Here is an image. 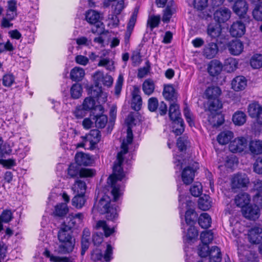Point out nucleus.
<instances>
[{
    "mask_svg": "<svg viewBox=\"0 0 262 262\" xmlns=\"http://www.w3.org/2000/svg\"><path fill=\"white\" fill-rule=\"evenodd\" d=\"M198 222L202 228H208L211 225V219L208 213H203L200 215Z\"/></svg>",
    "mask_w": 262,
    "mask_h": 262,
    "instance_id": "37998d69",
    "label": "nucleus"
},
{
    "mask_svg": "<svg viewBox=\"0 0 262 262\" xmlns=\"http://www.w3.org/2000/svg\"><path fill=\"white\" fill-rule=\"evenodd\" d=\"M140 93V89L137 86H134L132 92L131 106L132 108L136 111L141 109L142 104V100Z\"/></svg>",
    "mask_w": 262,
    "mask_h": 262,
    "instance_id": "aec40b11",
    "label": "nucleus"
},
{
    "mask_svg": "<svg viewBox=\"0 0 262 262\" xmlns=\"http://www.w3.org/2000/svg\"><path fill=\"white\" fill-rule=\"evenodd\" d=\"M253 190L257 192L254 196V200L262 205V181L259 180L254 182Z\"/></svg>",
    "mask_w": 262,
    "mask_h": 262,
    "instance_id": "2f4dec72",
    "label": "nucleus"
},
{
    "mask_svg": "<svg viewBox=\"0 0 262 262\" xmlns=\"http://www.w3.org/2000/svg\"><path fill=\"white\" fill-rule=\"evenodd\" d=\"M123 82V77L122 75H119V76L118 77L117 80L116 81V83L115 84V94L117 96H119L120 95L122 84Z\"/></svg>",
    "mask_w": 262,
    "mask_h": 262,
    "instance_id": "69168bd1",
    "label": "nucleus"
},
{
    "mask_svg": "<svg viewBox=\"0 0 262 262\" xmlns=\"http://www.w3.org/2000/svg\"><path fill=\"white\" fill-rule=\"evenodd\" d=\"M163 95L164 98L169 101L170 103L176 102L177 101V94L173 86L171 84L164 86Z\"/></svg>",
    "mask_w": 262,
    "mask_h": 262,
    "instance_id": "412c9836",
    "label": "nucleus"
},
{
    "mask_svg": "<svg viewBox=\"0 0 262 262\" xmlns=\"http://www.w3.org/2000/svg\"><path fill=\"white\" fill-rule=\"evenodd\" d=\"M142 90L147 95H151L155 90V83L151 79L145 80L142 84Z\"/></svg>",
    "mask_w": 262,
    "mask_h": 262,
    "instance_id": "c03bdc74",
    "label": "nucleus"
},
{
    "mask_svg": "<svg viewBox=\"0 0 262 262\" xmlns=\"http://www.w3.org/2000/svg\"><path fill=\"white\" fill-rule=\"evenodd\" d=\"M76 163L79 166L81 165L88 166L91 164L92 161L90 156L83 152H78L75 157Z\"/></svg>",
    "mask_w": 262,
    "mask_h": 262,
    "instance_id": "cd10ccee",
    "label": "nucleus"
},
{
    "mask_svg": "<svg viewBox=\"0 0 262 262\" xmlns=\"http://www.w3.org/2000/svg\"><path fill=\"white\" fill-rule=\"evenodd\" d=\"M93 119L95 120L96 126L98 128H104L107 122V117L104 115L95 116Z\"/></svg>",
    "mask_w": 262,
    "mask_h": 262,
    "instance_id": "de8ad7c7",
    "label": "nucleus"
},
{
    "mask_svg": "<svg viewBox=\"0 0 262 262\" xmlns=\"http://www.w3.org/2000/svg\"><path fill=\"white\" fill-rule=\"evenodd\" d=\"M92 97H93L91 96L90 97H86L84 99L82 104V107L84 110L89 111L94 107L95 101Z\"/></svg>",
    "mask_w": 262,
    "mask_h": 262,
    "instance_id": "13d9d810",
    "label": "nucleus"
},
{
    "mask_svg": "<svg viewBox=\"0 0 262 262\" xmlns=\"http://www.w3.org/2000/svg\"><path fill=\"white\" fill-rule=\"evenodd\" d=\"M124 7V1L123 0H118L112 6L114 13L116 15L120 14Z\"/></svg>",
    "mask_w": 262,
    "mask_h": 262,
    "instance_id": "e2e57ef3",
    "label": "nucleus"
},
{
    "mask_svg": "<svg viewBox=\"0 0 262 262\" xmlns=\"http://www.w3.org/2000/svg\"><path fill=\"white\" fill-rule=\"evenodd\" d=\"M246 27L241 20L234 22L230 27V33L234 37H242L245 33Z\"/></svg>",
    "mask_w": 262,
    "mask_h": 262,
    "instance_id": "ddd939ff",
    "label": "nucleus"
},
{
    "mask_svg": "<svg viewBox=\"0 0 262 262\" xmlns=\"http://www.w3.org/2000/svg\"><path fill=\"white\" fill-rule=\"evenodd\" d=\"M13 219V213L11 210H4L0 215V232L3 229V223H8Z\"/></svg>",
    "mask_w": 262,
    "mask_h": 262,
    "instance_id": "4c0bfd02",
    "label": "nucleus"
},
{
    "mask_svg": "<svg viewBox=\"0 0 262 262\" xmlns=\"http://www.w3.org/2000/svg\"><path fill=\"white\" fill-rule=\"evenodd\" d=\"M138 11V8L135 9L127 24L126 30L133 31L136 23Z\"/></svg>",
    "mask_w": 262,
    "mask_h": 262,
    "instance_id": "4d7b16f0",
    "label": "nucleus"
},
{
    "mask_svg": "<svg viewBox=\"0 0 262 262\" xmlns=\"http://www.w3.org/2000/svg\"><path fill=\"white\" fill-rule=\"evenodd\" d=\"M231 16V11L226 8H221L217 10L214 14V19L219 23H222L227 21Z\"/></svg>",
    "mask_w": 262,
    "mask_h": 262,
    "instance_id": "a211bd4d",
    "label": "nucleus"
},
{
    "mask_svg": "<svg viewBox=\"0 0 262 262\" xmlns=\"http://www.w3.org/2000/svg\"><path fill=\"white\" fill-rule=\"evenodd\" d=\"M82 88L79 83H75L71 88V95L73 98L78 99L82 94Z\"/></svg>",
    "mask_w": 262,
    "mask_h": 262,
    "instance_id": "49530a36",
    "label": "nucleus"
},
{
    "mask_svg": "<svg viewBox=\"0 0 262 262\" xmlns=\"http://www.w3.org/2000/svg\"><path fill=\"white\" fill-rule=\"evenodd\" d=\"M250 64L253 69H259L262 67V55L255 54L251 60Z\"/></svg>",
    "mask_w": 262,
    "mask_h": 262,
    "instance_id": "603ef678",
    "label": "nucleus"
},
{
    "mask_svg": "<svg viewBox=\"0 0 262 262\" xmlns=\"http://www.w3.org/2000/svg\"><path fill=\"white\" fill-rule=\"evenodd\" d=\"M249 183V179L245 174L238 173L234 175L231 180L232 189L247 187Z\"/></svg>",
    "mask_w": 262,
    "mask_h": 262,
    "instance_id": "9d476101",
    "label": "nucleus"
},
{
    "mask_svg": "<svg viewBox=\"0 0 262 262\" xmlns=\"http://www.w3.org/2000/svg\"><path fill=\"white\" fill-rule=\"evenodd\" d=\"M99 67H103L106 68V70L112 71L115 69L114 66V61L108 58H101L98 63Z\"/></svg>",
    "mask_w": 262,
    "mask_h": 262,
    "instance_id": "5fc2aeb1",
    "label": "nucleus"
},
{
    "mask_svg": "<svg viewBox=\"0 0 262 262\" xmlns=\"http://www.w3.org/2000/svg\"><path fill=\"white\" fill-rule=\"evenodd\" d=\"M247 81L243 76H238L232 81V88L235 91H240L244 90L247 86Z\"/></svg>",
    "mask_w": 262,
    "mask_h": 262,
    "instance_id": "5701e85b",
    "label": "nucleus"
},
{
    "mask_svg": "<svg viewBox=\"0 0 262 262\" xmlns=\"http://www.w3.org/2000/svg\"><path fill=\"white\" fill-rule=\"evenodd\" d=\"M91 95L93 97L97 98L99 103H105L107 100V94L102 91L101 88L98 85H95L91 91Z\"/></svg>",
    "mask_w": 262,
    "mask_h": 262,
    "instance_id": "4be33fe9",
    "label": "nucleus"
},
{
    "mask_svg": "<svg viewBox=\"0 0 262 262\" xmlns=\"http://www.w3.org/2000/svg\"><path fill=\"white\" fill-rule=\"evenodd\" d=\"M69 209L66 203H61L55 207L54 214L58 216H63L67 214Z\"/></svg>",
    "mask_w": 262,
    "mask_h": 262,
    "instance_id": "09e8293b",
    "label": "nucleus"
},
{
    "mask_svg": "<svg viewBox=\"0 0 262 262\" xmlns=\"http://www.w3.org/2000/svg\"><path fill=\"white\" fill-rule=\"evenodd\" d=\"M197 168V165L194 167L188 166L183 170L181 177L182 181L185 184L189 185L192 182Z\"/></svg>",
    "mask_w": 262,
    "mask_h": 262,
    "instance_id": "4468645a",
    "label": "nucleus"
},
{
    "mask_svg": "<svg viewBox=\"0 0 262 262\" xmlns=\"http://www.w3.org/2000/svg\"><path fill=\"white\" fill-rule=\"evenodd\" d=\"M15 82V77L11 73L4 75L2 78V84L6 87H10Z\"/></svg>",
    "mask_w": 262,
    "mask_h": 262,
    "instance_id": "6e6d98bb",
    "label": "nucleus"
},
{
    "mask_svg": "<svg viewBox=\"0 0 262 262\" xmlns=\"http://www.w3.org/2000/svg\"><path fill=\"white\" fill-rule=\"evenodd\" d=\"M184 115L189 126H193L194 125V117L190 110L187 107H185L184 109Z\"/></svg>",
    "mask_w": 262,
    "mask_h": 262,
    "instance_id": "052dcab7",
    "label": "nucleus"
},
{
    "mask_svg": "<svg viewBox=\"0 0 262 262\" xmlns=\"http://www.w3.org/2000/svg\"><path fill=\"white\" fill-rule=\"evenodd\" d=\"M210 262H221L222 259L221 252L217 246H213L209 250L208 255Z\"/></svg>",
    "mask_w": 262,
    "mask_h": 262,
    "instance_id": "f704fd0d",
    "label": "nucleus"
},
{
    "mask_svg": "<svg viewBox=\"0 0 262 262\" xmlns=\"http://www.w3.org/2000/svg\"><path fill=\"white\" fill-rule=\"evenodd\" d=\"M242 213L246 218L251 220H255L260 215V210L257 206L251 205L243 208Z\"/></svg>",
    "mask_w": 262,
    "mask_h": 262,
    "instance_id": "f8f14e48",
    "label": "nucleus"
},
{
    "mask_svg": "<svg viewBox=\"0 0 262 262\" xmlns=\"http://www.w3.org/2000/svg\"><path fill=\"white\" fill-rule=\"evenodd\" d=\"M111 199L108 195H104L97 204H95L92 212L97 211L101 214H106L108 220L114 221L118 217V210L116 207L110 206Z\"/></svg>",
    "mask_w": 262,
    "mask_h": 262,
    "instance_id": "7ed1b4c3",
    "label": "nucleus"
},
{
    "mask_svg": "<svg viewBox=\"0 0 262 262\" xmlns=\"http://www.w3.org/2000/svg\"><path fill=\"white\" fill-rule=\"evenodd\" d=\"M221 90L218 86H211L208 88L205 91V95L208 100L219 99L221 95Z\"/></svg>",
    "mask_w": 262,
    "mask_h": 262,
    "instance_id": "72a5a7b5",
    "label": "nucleus"
},
{
    "mask_svg": "<svg viewBox=\"0 0 262 262\" xmlns=\"http://www.w3.org/2000/svg\"><path fill=\"white\" fill-rule=\"evenodd\" d=\"M249 149L253 155H257L262 154V140H251L249 143Z\"/></svg>",
    "mask_w": 262,
    "mask_h": 262,
    "instance_id": "c756f323",
    "label": "nucleus"
},
{
    "mask_svg": "<svg viewBox=\"0 0 262 262\" xmlns=\"http://www.w3.org/2000/svg\"><path fill=\"white\" fill-rule=\"evenodd\" d=\"M238 61L233 57H229L224 61L225 69L229 73L236 70L238 68Z\"/></svg>",
    "mask_w": 262,
    "mask_h": 262,
    "instance_id": "c9c22d12",
    "label": "nucleus"
},
{
    "mask_svg": "<svg viewBox=\"0 0 262 262\" xmlns=\"http://www.w3.org/2000/svg\"><path fill=\"white\" fill-rule=\"evenodd\" d=\"M71 233L70 226H66L64 223L61 225L58 232L59 245L56 249L59 253H69L73 251L74 244L72 242Z\"/></svg>",
    "mask_w": 262,
    "mask_h": 262,
    "instance_id": "f03ea898",
    "label": "nucleus"
},
{
    "mask_svg": "<svg viewBox=\"0 0 262 262\" xmlns=\"http://www.w3.org/2000/svg\"><path fill=\"white\" fill-rule=\"evenodd\" d=\"M159 106L158 100L156 97L150 98L148 100V108L150 112H155Z\"/></svg>",
    "mask_w": 262,
    "mask_h": 262,
    "instance_id": "0e129e2a",
    "label": "nucleus"
},
{
    "mask_svg": "<svg viewBox=\"0 0 262 262\" xmlns=\"http://www.w3.org/2000/svg\"><path fill=\"white\" fill-rule=\"evenodd\" d=\"M84 75V70L82 68L78 67H76L72 69L70 72V78L75 81L82 80Z\"/></svg>",
    "mask_w": 262,
    "mask_h": 262,
    "instance_id": "473e14b6",
    "label": "nucleus"
},
{
    "mask_svg": "<svg viewBox=\"0 0 262 262\" xmlns=\"http://www.w3.org/2000/svg\"><path fill=\"white\" fill-rule=\"evenodd\" d=\"M253 17L258 21H262V6L257 5L253 10Z\"/></svg>",
    "mask_w": 262,
    "mask_h": 262,
    "instance_id": "338daca9",
    "label": "nucleus"
},
{
    "mask_svg": "<svg viewBox=\"0 0 262 262\" xmlns=\"http://www.w3.org/2000/svg\"><path fill=\"white\" fill-rule=\"evenodd\" d=\"M250 200V196L247 193L242 192L235 196L234 202L237 206L243 209L249 204Z\"/></svg>",
    "mask_w": 262,
    "mask_h": 262,
    "instance_id": "b1692460",
    "label": "nucleus"
},
{
    "mask_svg": "<svg viewBox=\"0 0 262 262\" xmlns=\"http://www.w3.org/2000/svg\"><path fill=\"white\" fill-rule=\"evenodd\" d=\"M248 141L244 137H238L234 139L229 144V150L233 153L241 152L247 147Z\"/></svg>",
    "mask_w": 262,
    "mask_h": 262,
    "instance_id": "0eeeda50",
    "label": "nucleus"
},
{
    "mask_svg": "<svg viewBox=\"0 0 262 262\" xmlns=\"http://www.w3.org/2000/svg\"><path fill=\"white\" fill-rule=\"evenodd\" d=\"M222 29L219 24H210L207 29L208 39L210 40L216 41L221 34Z\"/></svg>",
    "mask_w": 262,
    "mask_h": 262,
    "instance_id": "2eb2a0df",
    "label": "nucleus"
},
{
    "mask_svg": "<svg viewBox=\"0 0 262 262\" xmlns=\"http://www.w3.org/2000/svg\"><path fill=\"white\" fill-rule=\"evenodd\" d=\"M100 15L99 12L93 10L88 11L85 14V19L90 24H97V26H99Z\"/></svg>",
    "mask_w": 262,
    "mask_h": 262,
    "instance_id": "7c9ffc66",
    "label": "nucleus"
},
{
    "mask_svg": "<svg viewBox=\"0 0 262 262\" xmlns=\"http://www.w3.org/2000/svg\"><path fill=\"white\" fill-rule=\"evenodd\" d=\"M222 107V103L219 99L208 100V110L210 112H216Z\"/></svg>",
    "mask_w": 262,
    "mask_h": 262,
    "instance_id": "8fccbe9b",
    "label": "nucleus"
},
{
    "mask_svg": "<svg viewBox=\"0 0 262 262\" xmlns=\"http://www.w3.org/2000/svg\"><path fill=\"white\" fill-rule=\"evenodd\" d=\"M219 51L218 46L216 43L211 42L208 43L205 47L203 51V55L207 58H214Z\"/></svg>",
    "mask_w": 262,
    "mask_h": 262,
    "instance_id": "6ab92c4d",
    "label": "nucleus"
},
{
    "mask_svg": "<svg viewBox=\"0 0 262 262\" xmlns=\"http://www.w3.org/2000/svg\"><path fill=\"white\" fill-rule=\"evenodd\" d=\"M133 135L130 128H127L126 139L124 140L121 146V151L117 154V160L114 163L113 173L110 176L109 180L111 182L112 188L111 193L113 196L114 201H117L123 194V188L118 184V181H121L125 177V174L122 167V164L124 160V155L127 153L129 145L133 142Z\"/></svg>",
    "mask_w": 262,
    "mask_h": 262,
    "instance_id": "f257e3e1",
    "label": "nucleus"
},
{
    "mask_svg": "<svg viewBox=\"0 0 262 262\" xmlns=\"http://www.w3.org/2000/svg\"><path fill=\"white\" fill-rule=\"evenodd\" d=\"M93 227L97 231L93 235V242L95 245H99L102 243L104 235L107 237L115 232V228H110L104 221L96 222Z\"/></svg>",
    "mask_w": 262,
    "mask_h": 262,
    "instance_id": "20e7f679",
    "label": "nucleus"
},
{
    "mask_svg": "<svg viewBox=\"0 0 262 262\" xmlns=\"http://www.w3.org/2000/svg\"><path fill=\"white\" fill-rule=\"evenodd\" d=\"M209 250L208 244H200L198 247V254L202 257H205L208 255Z\"/></svg>",
    "mask_w": 262,
    "mask_h": 262,
    "instance_id": "680f3d73",
    "label": "nucleus"
},
{
    "mask_svg": "<svg viewBox=\"0 0 262 262\" xmlns=\"http://www.w3.org/2000/svg\"><path fill=\"white\" fill-rule=\"evenodd\" d=\"M222 70V63L218 60H212L208 66V72L210 75L215 76L219 74Z\"/></svg>",
    "mask_w": 262,
    "mask_h": 262,
    "instance_id": "c85d7f7f",
    "label": "nucleus"
},
{
    "mask_svg": "<svg viewBox=\"0 0 262 262\" xmlns=\"http://www.w3.org/2000/svg\"><path fill=\"white\" fill-rule=\"evenodd\" d=\"M81 138L84 142L89 143V148L93 149L96 144H97L101 140V135L100 132L98 129H92L90 133L84 136H82Z\"/></svg>",
    "mask_w": 262,
    "mask_h": 262,
    "instance_id": "6e6552de",
    "label": "nucleus"
},
{
    "mask_svg": "<svg viewBox=\"0 0 262 262\" xmlns=\"http://www.w3.org/2000/svg\"><path fill=\"white\" fill-rule=\"evenodd\" d=\"M161 17L160 15H151L147 20V27H149L151 31L154 28L158 27L160 22Z\"/></svg>",
    "mask_w": 262,
    "mask_h": 262,
    "instance_id": "a18cd8bd",
    "label": "nucleus"
},
{
    "mask_svg": "<svg viewBox=\"0 0 262 262\" xmlns=\"http://www.w3.org/2000/svg\"><path fill=\"white\" fill-rule=\"evenodd\" d=\"M246 117L245 113L242 111H237L233 115L232 120L235 125L241 126L246 122Z\"/></svg>",
    "mask_w": 262,
    "mask_h": 262,
    "instance_id": "79ce46f5",
    "label": "nucleus"
},
{
    "mask_svg": "<svg viewBox=\"0 0 262 262\" xmlns=\"http://www.w3.org/2000/svg\"><path fill=\"white\" fill-rule=\"evenodd\" d=\"M17 16V2L15 0L8 1L6 16L9 17L10 19H14Z\"/></svg>",
    "mask_w": 262,
    "mask_h": 262,
    "instance_id": "393cba45",
    "label": "nucleus"
},
{
    "mask_svg": "<svg viewBox=\"0 0 262 262\" xmlns=\"http://www.w3.org/2000/svg\"><path fill=\"white\" fill-rule=\"evenodd\" d=\"M169 116L173 123V132L177 136L181 135L184 131V124L181 117L179 106L176 102L170 103Z\"/></svg>",
    "mask_w": 262,
    "mask_h": 262,
    "instance_id": "39448f33",
    "label": "nucleus"
},
{
    "mask_svg": "<svg viewBox=\"0 0 262 262\" xmlns=\"http://www.w3.org/2000/svg\"><path fill=\"white\" fill-rule=\"evenodd\" d=\"M233 134L230 131H225L221 133L217 136L218 142L222 145H225L229 143L233 138Z\"/></svg>",
    "mask_w": 262,
    "mask_h": 262,
    "instance_id": "ea45409f",
    "label": "nucleus"
},
{
    "mask_svg": "<svg viewBox=\"0 0 262 262\" xmlns=\"http://www.w3.org/2000/svg\"><path fill=\"white\" fill-rule=\"evenodd\" d=\"M229 53L234 56L241 54L244 50V44L238 39L233 40L228 45Z\"/></svg>",
    "mask_w": 262,
    "mask_h": 262,
    "instance_id": "f3484780",
    "label": "nucleus"
},
{
    "mask_svg": "<svg viewBox=\"0 0 262 262\" xmlns=\"http://www.w3.org/2000/svg\"><path fill=\"white\" fill-rule=\"evenodd\" d=\"M95 173L93 169L81 168L76 163L70 164L68 169V176L71 178L93 177Z\"/></svg>",
    "mask_w": 262,
    "mask_h": 262,
    "instance_id": "423d86ee",
    "label": "nucleus"
},
{
    "mask_svg": "<svg viewBox=\"0 0 262 262\" xmlns=\"http://www.w3.org/2000/svg\"><path fill=\"white\" fill-rule=\"evenodd\" d=\"M198 205L200 209L203 210H208L211 206L210 198L208 195H204L199 199Z\"/></svg>",
    "mask_w": 262,
    "mask_h": 262,
    "instance_id": "a19ab883",
    "label": "nucleus"
},
{
    "mask_svg": "<svg viewBox=\"0 0 262 262\" xmlns=\"http://www.w3.org/2000/svg\"><path fill=\"white\" fill-rule=\"evenodd\" d=\"M249 241L252 244H258L262 241V228L254 226L248 230Z\"/></svg>",
    "mask_w": 262,
    "mask_h": 262,
    "instance_id": "9b49d317",
    "label": "nucleus"
},
{
    "mask_svg": "<svg viewBox=\"0 0 262 262\" xmlns=\"http://www.w3.org/2000/svg\"><path fill=\"white\" fill-rule=\"evenodd\" d=\"M176 12V5L173 2H170L168 4L166 8L163 10V15L162 21L164 23H167L169 21L172 15Z\"/></svg>",
    "mask_w": 262,
    "mask_h": 262,
    "instance_id": "a878e982",
    "label": "nucleus"
},
{
    "mask_svg": "<svg viewBox=\"0 0 262 262\" xmlns=\"http://www.w3.org/2000/svg\"><path fill=\"white\" fill-rule=\"evenodd\" d=\"M200 239L202 244H210L213 239V232L211 230L202 232L200 235Z\"/></svg>",
    "mask_w": 262,
    "mask_h": 262,
    "instance_id": "3c124183",
    "label": "nucleus"
},
{
    "mask_svg": "<svg viewBox=\"0 0 262 262\" xmlns=\"http://www.w3.org/2000/svg\"><path fill=\"white\" fill-rule=\"evenodd\" d=\"M187 138L185 137H180L177 141V146L180 151L185 150L188 144Z\"/></svg>",
    "mask_w": 262,
    "mask_h": 262,
    "instance_id": "774afa93",
    "label": "nucleus"
},
{
    "mask_svg": "<svg viewBox=\"0 0 262 262\" xmlns=\"http://www.w3.org/2000/svg\"><path fill=\"white\" fill-rule=\"evenodd\" d=\"M84 194H77L72 199V205L77 208H81L84 204Z\"/></svg>",
    "mask_w": 262,
    "mask_h": 262,
    "instance_id": "864d4df0",
    "label": "nucleus"
},
{
    "mask_svg": "<svg viewBox=\"0 0 262 262\" xmlns=\"http://www.w3.org/2000/svg\"><path fill=\"white\" fill-rule=\"evenodd\" d=\"M191 194L198 197L200 196L202 192V186L201 183L195 182L193 184L190 189Z\"/></svg>",
    "mask_w": 262,
    "mask_h": 262,
    "instance_id": "bf43d9fd",
    "label": "nucleus"
},
{
    "mask_svg": "<svg viewBox=\"0 0 262 262\" xmlns=\"http://www.w3.org/2000/svg\"><path fill=\"white\" fill-rule=\"evenodd\" d=\"M95 78L97 81V85L102 82L104 85L110 86L112 85L113 79V78L108 75H104L101 72H97L94 76Z\"/></svg>",
    "mask_w": 262,
    "mask_h": 262,
    "instance_id": "bb28decb",
    "label": "nucleus"
},
{
    "mask_svg": "<svg viewBox=\"0 0 262 262\" xmlns=\"http://www.w3.org/2000/svg\"><path fill=\"white\" fill-rule=\"evenodd\" d=\"M86 188L85 183L80 180H77L73 184L72 189L76 194H84Z\"/></svg>",
    "mask_w": 262,
    "mask_h": 262,
    "instance_id": "e433bc0d",
    "label": "nucleus"
},
{
    "mask_svg": "<svg viewBox=\"0 0 262 262\" xmlns=\"http://www.w3.org/2000/svg\"><path fill=\"white\" fill-rule=\"evenodd\" d=\"M248 5L244 0L237 1L233 6L234 12L240 18H245L248 10Z\"/></svg>",
    "mask_w": 262,
    "mask_h": 262,
    "instance_id": "dca6fc26",
    "label": "nucleus"
},
{
    "mask_svg": "<svg viewBox=\"0 0 262 262\" xmlns=\"http://www.w3.org/2000/svg\"><path fill=\"white\" fill-rule=\"evenodd\" d=\"M248 112L251 118L256 119L258 123L262 124V106L257 102L250 103Z\"/></svg>",
    "mask_w": 262,
    "mask_h": 262,
    "instance_id": "1a4fd4ad",
    "label": "nucleus"
},
{
    "mask_svg": "<svg viewBox=\"0 0 262 262\" xmlns=\"http://www.w3.org/2000/svg\"><path fill=\"white\" fill-rule=\"evenodd\" d=\"M198 236V232L195 228L190 225L187 229V233L184 236V241L186 242L189 243L195 239Z\"/></svg>",
    "mask_w": 262,
    "mask_h": 262,
    "instance_id": "58836bf2",
    "label": "nucleus"
}]
</instances>
